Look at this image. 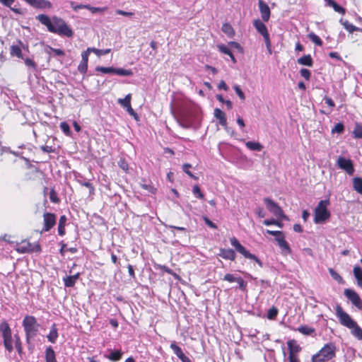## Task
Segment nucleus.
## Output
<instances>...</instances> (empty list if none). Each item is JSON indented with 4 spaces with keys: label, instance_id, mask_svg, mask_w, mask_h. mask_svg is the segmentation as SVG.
I'll return each instance as SVG.
<instances>
[{
    "label": "nucleus",
    "instance_id": "obj_56",
    "mask_svg": "<svg viewBox=\"0 0 362 362\" xmlns=\"http://www.w3.org/2000/svg\"><path fill=\"white\" fill-rule=\"evenodd\" d=\"M236 282L238 284V287L241 291H246L247 283L244 281V279L243 278H241L240 276H238V279Z\"/></svg>",
    "mask_w": 362,
    "mask_h": 362
},
{
    "label": "nucleus",
    "instance_id": "obj_35",
    "mask_svg": "<svg viewBox=\"0 0 362 362\" xmlns=\"http://www.w3.org/2000/svg\"><path fill=\"white\" fill-rule=\"evenodd\" d=\"M114 74L124 76H130L133 75L132 71L130 69H125L122 68H115Z\"/></svg>",
    "mask_w": 362,
    "mask_h": 362
},
{
    "label": "nucleus",
    "instance_id": "obj_57",
    "mask_svg": "<svg viewBox=\"0 0 362 362\" xmlns=\"http://www.w3.org/2000/svg\"><path fill=\"white\" fill-rule=\"evenodd\" d=\"M245 257L255 261L260 267H262L263 263L256 255H255L249 252V255L248 256L246 255V256H245Z\"/></svg>",
    "mask_w": 362,
    "mask_h": 362
},
{
    "label": "nucleus",
    "instance_id": "obj_16",
    "mask_svg": "<svg viewBox=\"0 0 362 362\" xmlns=\"http://www.w3.org/2000/svg\"><path fill=\"white\" fill-rule=\"evenodd\" d=\"M230 242L232 246H233L235 250L243 255L244 257L246 255H249V251L246 250V248L243 246L240 242L235 238L233 237L230 239Z\"/></svg>",
    "mask_w": 362,
    "mask_h": 362
},
{
    "label": "nucleus",
    "instance_id": "obj_53",
    "mask_svg": "<svg viewBox=\"0 0 362 362\" xmlns=\"http://www.w3.org/2000/svg\"><path fill=\"white\" fill-rule=\"evenodd\" d=\"M233 88L236 93V94L238 95V97L240 98V100H245V93H243V91L242 90V89L240 88V86L238 85H235L233 86Z\"/></svg>",
    "mask_w": 362,
    "mask_h": 362
},
{
    "label": "nucleus",
    "instance_id": "obj_3",
    "mask_svg": "<svg viewBox=\"0 0 362 362\" xmlns=\"http://www.w3.org/2000/svg\"><path fill=\"white\" fill-rule=\"evenodd\" d=\"M336 346L333 343L325 344L312 356V362H327L335 356Z\"/></svg>",
    "mask_w": 362,
    "mask_h": 362
},
{
    "label": "nucleus",
    "instance_id": "obj_32",
    "mask_svg": "<svg viewBox=\"0 0 362 362\" xmlns=\"http://www.w3.org/2000/svg\"><path fill=\"white\" fill-rule=\"evenodd\" d=\"M122 356V352L120 350H110V354L106 357L113 361H119Z\"/></svg>",
    "mask_w": 362,
    "mask_h": 362
},
{
    "label": "nucleus",
    "instance_id": "obj_9",
    "mask_svg": "<svg viewBox=\"0 0 362 362\" xmlns=\"http://www.w3.org/2000/svg\"><path fill=\"white\" fill-rule=\"evenodd\" d=\"M344 296L354 305L358 309L362 310V301L358 294L354 290L346 288Z\"/></svg>",
    "mask_w": 362,
    "mask_h": 362
},
{
    "label": "nucleus",
    "instance_id": "obj_38",
    "mask_svg": "<svg viewBox=\"0 0 362 362\" xmlns=\"http://www.w3.org/2000/svg\"><path fill=\"white\" fill-rule=\"evenodd\" d=\"M45 52H46V53H47L49 54H50V52H52L54 53V54L56 56H59V57H64L65 55V53L62 49L52 48L49 46H47L45 48Z\"/></svg>",
    "mask_w": 362,
    "mask_h": 362
},
{
    "label": "nucleus",
    "instance_id": "obj_17",
    "mask_svg": "<svg viewBox=\"0 0 362 362\" xmlns=\"http://www.w3.org/2000/svg\"><path fill=\"white\" fill-rule=\"evenodd\" d=\"M276 240L278 243L279 247L281 249L282 253L284 255H288L291 253V247L288 243L286 241L284 238V235L282 237H276Z\"/></svg>",
    "mask_w": 362,
    "mask_h": 362
},
{
    "label": "nucleus",
    "instance_id": "obj_29",
    "mask_svg": "<svg viewBox=\"0 0 362 362\" xmlns=\"http://www.w3.org/2000/svg\"><path fill=\"white\" fill-rule=\"evenodd\" d=\"M245 146L250 151H261L263 149V146L259 142L247 141Z\"/></svg>",
    "mask_w": 362,
    "mask_h": 362
},
{
    "label": "nucleus",
    "instance_id": "obj_36",
    "mask_svg": "<svg viewBox=\"0 0 362 362\" xmlns=\"http://www.w3.org/2000/svg\"><path fill=\"white\" fill-rule=\"evenodd\" d=\"M297 330L305 335H310L315 332V329L307 325H303L299 327Z\"/></svg>",
    "mask_w": 362,
    "mask_h": 362
},
{
    "label": "nucleus",
    "instance_id": "obj_51",
    "mask_svg": "<svg viewBox=\"0 0 362 362\" xmlns=\"http://www.w3.org/2000/svg\"><path fill=\"white\" fill-rule=\"evenodd\" d=\"M353 272L356 280L358 279L362 278V269L358 265H356L354 267Z\"/></svg>",
    "mask_w": 362,
    "mask_h": 362
},
{
    "label": "nucleus",
    "instance_id": "obj_44",
    "mask_svg": "<svg viewBox=\"0 0 362 362\" xmlns=\"http://www.w3.org/2000/svg\"><path fill=\"white\" fill-rule=\"evenodd\" d=\"M60 128L62 130V132L66 134V136H71V131L70 129L69 125L66 122H62L60 123Z\"/></svg>",
    "mask_w": 362,
    "mask_h": 362
},
{
    "label": "nucleus",
    "instance_id": "obj_27",
    "mask_svg": "<svg viewBox=\"0 0 362 362\" xmlns=\"http://www.w3.org/2000/svg\"><path fill=\"white\" fill-rule=\"evenodd\" d=\"M217 47L221 52L228 55L234 64L236 63V59L230 48L223 44L218 45Z\"/></svg>",
    "mask_w": 362,
    "mask_h": 362
},
{
    "label": "nucleus",
    "instance_id": "obj_34",
    "mask_svg": "<svg viewBox=\"0 0 362 362\" xmlns=\"http://www.w3.org/2000/svg\"><path fill=\"white\" fill-rule=\"evenodd\" d=\"M221 30L228 37H233L235 34L233 27L228 23L223 24Z\"/></svg>",
    "mask_w": 362,
    "mask_h": 362
},
{
    "label": "nucleus",
    "instance_id": "obj_52",
    "mask_svg": "<svg viewBox=\"0 0 362 362\" xmlns=\"http://www.w3.org/2000/svg\"><path fill=\"white\" fill-rule=\"evenodd\" d=\"M49 199L53 203H58L59 202L57 194L54 189H52L49 192Z\"/></svg>",
    "mask_w": 362,
    "mask_h": 362
},
{
    "label": "nucleus",
    "instance_id": "obj_40",
    "mask_svg": "<svg viewBox=\"0 0 362 362\" xmlns=\"http://www.w3.org/2000/svg\"><path fill=\"white\" fill-rule=\"evenodd\" d=\"M331 276L338 283L341 284L344 282L342 277L332 268L328 269Z\"/></svg>",
    "mask_w": 362,
    "mask_h": 362
},
{
    "label": "nucleus",
    "instance_id": "obj_8",
    "mask_svg": "<svg viewBox=\"0 0 362 362\" xmlns=\"http://www.w3.org/2000/svg\"><path fill=\"white\" fill-rule=\"evenodd\" d=\"M337 166L344 170L348 175H352L354 173L353 162L349 158L339 156L337 160Z\"/></svg>",
    "mask_w": 362,
    "mask_h": 362
},
{
    "label": "nucleus",
    "instance_id": "obj_62",
    "mask_svg": "<svg viewBox=\"0 0 362 362\" xmlns=\"http://www.w3.org/2000/svg\"><path fill=\"white\" fill-rule=\"evenodd\" d=\"M203 219L204 221V223H206V225H207L209 227L213 228V229H216L217 228V226L213 223L209 218H207L206 216H204L203 217Z\"/></svg>",
    "mask_w": 362,
    "mask_h": 362
},
{
    "label": "nucleus",
    "instance_id": "obj_33",
    "mask_svg": "<svg viewBox=\"0 0 362 362\" xmlns=\"http://www.w3.org/2000/svg\"><path fill=\"white\" fill-rule=\"evenodd\" d=\"M10 50H11V54L12 56H16L20 59H23L21 49L18 45H11Z\"/></svg>",
    "mask_w": 362,
    "mask_h": 362
},
{
    "label": "nucleus",
    "instance_id": "obj_50",
    "mask_svg": "<svg viewBox=\"0 0 362 362\" xmlns=\"http://www.w3.org/2000/svg\"><path fill=\"white\" fill-rule=\"evenodd\" d=\"M344 130V124L341 123H337L334 127L332 129V133L342 134Z\"/></svg>",
    "mask_w": 362,
    "mask_h": 362
},
{
    "label": "nucleus",
    "instance_id": "obj_11",
    "mask_svg": "<svg viewBox=\"0 0 362 362\" xmlns=\"http://www.w3.org/2000/svg\"><path fill=\"white\" fill-rule=\"evenodd\" d=\"M44 226L41 231L48 232L56 224V215L54 214L45 212L43 215Z\"/></svg>",
    "mask_w": 362,
    "mask_h": 362
},
{
    "label": "nucleus",
    "instance_id": "obj_30",
    "mask_svg": "<svg viewBox=\"0 0 362 362\" xmlns=\"http://www.w3.org/2000/svg\"><path fill=\"white\" fill-rule=\"evenodd\" d=\"M353 189L358 194H362V177H356L353 178Z\"/></svg>",
    "mask_w": 362,
    "mask_h": 362
},
{
    "label": "nucleus",
    "instance_id": "obj_25",
    "mask_svg": "<svg viewBox=\"0 0 362 362\" xmlns=\"http://www.w3.org/2000/svg\"><path fill=\"white\" fill-rule=\"evenodd\" d=\"M30 242L23 241L16 247V250L21 254L30 253Z\"/></svg>",
    "mask_w": 362,
    "mask_h": 362
},
{
    "label": "nucleus",
    "instance_id": "obj_18",
    "mask_svg": "<svg viewBox=\"0 0 362 362\" xmlns=\"http://www.w3.org/2000/svg\"><path fill=\"white\" fill-rule=\"evenodd\" d=\"M131 94H128L126 95V97L123 99L119 98L118 103L126 109V110L128 112V113H136L134 110L132 109L131 106Z\"/></svg>",
    "mask_w": 362,
    "mask_h": 362
},
{
    "label": "nucleus",
    "instance_id": "obj_55",
    "mask_svg": "<svg viewBox=\"0 0 362 362\" xmlns=\"http://www.w3.org/2000/svg\"><path fill=\"white\" fill-rule=\"evenodd\" d=\"M70 6L75 11H78L79 9H81V8H88L87 4H76L74 1H71Z\"/></svg>",
    "mask_w": 362,
    "mask_h": 362
},
{
    "label": "nucleus",
    "instance_id": "obj_58",
    "mask_svg": "<svg viewBox=\"0 0 362 362\" xmlns=\"http://www.w3.org/2000/svg\"><path fill=\"white\" fill-rule=\"evenodd\" d=\"M218 120V123L222 126H226V115H214Z\"/></svg>",
    "mask_w": 362,
    "mask_h": 362
},
{
    "label": "nucleus",
    "instance_id": "obj_47",
    "mask_svg": "<svg viewBox=\"0 0 362 362\" xmlns=\"http://www.w3.org/2000/svg\"><path fill=\"white\" fill-rule=\"evenodd\" d=\"M15 347L16 349V351L19 354H21L23 352V349L21 346V341L20 339V337L18 335H15Z\"/></svg>",
    "mask_w": 362,
    "mask_h": 362
},
{
    "label": "nucleus",
    "instance_id": "obj_45",
    "mask_svg": "<svg viewBox=\"0 0 362 362\" xmlns=\"http://www.w3.org/2000/svg\"><path fill=\"white\" fill-rule=\"evenodd\" d=\"M96 71H100L103 74H114L115 68L114 67H104V66H97L95 68Z\"/></svg>",
    "mask_w": 362,
    "mask_h": 362
},
{
    "label": "nucleus",
    "instance_id": "obj_22",
    "mask_svg": "<svg viewBox=\"0 0 362 362\" xmlns=\"http://www.w3.org/2000/svg\"><path fill=\"white\" fill-rule=\"evenodd\" d=\"M253 25L262 35L268 33L267 26L259 19L255 20L253 21Z\"/></svg>",
    "mask_w": 362,
    "mask_h": 362
},
{
    "label": "nucleus",
    "instance_id": "obj_7",
    "mask_svg": "<svg viewBox=\"0 0 362 362\" xmlns=\"http://www.w3.org/2000/svg\"><path fill=\"white\" fill-rule=\"evenodd\" d=\"M264 202L266 204L267 209L275 216L287 219V217L284 215L283 210L278 205L277 203L274 202L270 198L266 197L264 199Z\"/></svg>",
    "mask_w": 362,
    "mask_h": 362
},
{
    "label": "nucleus",
    "instance_id": "obj_6",
    "mask_svg": "<svg viewBox=\"0 0 362 362\" xmlns=\"http://www.w3.org/2000/svg\"><path fill=\"white\" fill-rule=\"evenodd\" d=\"M336 315L340 323L349 329H352L357 324L345 311H344L340 305H337L336 306Z\"/></svg>",
    "mask_w": 362,
    "mask_h": 362
},
{
    "label": "nucleus",
    "instance_id": "obj_46",
    "mask_svg": "<svg viewBox=\"0 0 362 362\" xmlns=\"http://www.w3.org/2000/svg\"><path fill=\"white\" fill-rule=\"evenodd\" d=\"M192 168V165L188 163H185L182 165V170L187 174L190 177L194 180H197V177L195 176L189 169Z\"/></svg>",
    "mask_w": 362,
    "mask_h": 362
},
{
    "label": "nucleus",
    "instance_id": "obj_26",
    "mask_svg": "<svg viewBox=\"0 0 362 362\" xmlns=\"http://www.w3.org/2000/svg\"><path fill=\"white\" fill-rule=\"evenodd\" d=\"M325 1L326 2L327 5L330 7H332L333 9L336 12L341 13V14L345 13L346 9L344 8H343L342 6H341L340 5H339L335 1H334V0H325Z\"/></svg>",
    "mask_w": 362,
    "mask_h": 362
},
{
    "label": "nucleus",
    "instance_id": "obj_12",
    "mask_svg": "<svg viewBox=\"0 0 362 362\" xmlns=\"http://www.w3.org/2000/svg\"><path fill=\"white\" fill-rule=\"evenodd\" d=\"M27 3L31 6L39 9L51 8L52 4L47 0H28Z\"/></svg>",
    "mask_w": 362,
    "mask_h": 362
},
{
    "label": "nucleus",
    "instance_id": "obj_60",
    "mask_svg": "<svg viewBox=\"0 0 362 362\" xmlns=\"http://www.w3.org/2000/svg\"><path fill=\"white\" fill-rule=\"evenodd\" d=\"M88 69V63L81 62L80 64L78 66V70L80 73L84 74L87 71Z\"/></svg>",
    "mask_w": 362,
    "mask_h": 362
},
{
    "label": "nucleus",
    "instance_id": "obj_64",
    "mask_svg": "<svg viewBox=\"0 0 362 362\" xmlns=\"http://www.w3.org/2000/svg\"><path fill=\"white\" fill-rule=\"evenodd\" d=\"M41 252V247L39 243L31 244L30 253L32 252Z\"/></svg>",
    "mask_w": 362,
    "mask_h": 362
},
{
    "label": "nucleus",
    "instance_id": "obj_28",
    "mask_svg": "<svg viewBox=\"0 0 362 362\" xmlns=\"http://www.w3.org/2000/svg\"><path fill=\"white\" fill-rule=\"evenodd\" d=\"M46 362H57L56 355L52 346H49L45 350Z\"/></svg>",
    "mask_w": 362,
    "mask_h": 362
},
{
    "label": "nucleus",
    "instance_id": "obj_15",
    "mask_svg": "<svg viewBox=\"0 0 362 362\" xmlns=\"http://www.w3.org/2000/svg\"><path fill=\"white\" fill-rule=\"evenodd\" d=\"M218 255L223 259L231 261H234L236 257V254L232 249L221 248Z\"/></svg>",
    "mask_w": 362,
    "mask_h": 362
},
{
    "label": "nucleus",
    "instance_id": "obj_5",
    "mask_svg": "<svg viewBox=\"0 0 362 362\" xmlns=\"http://www.w3.org/2000/svg\"><path fill=\"white\" fill-rule=\"evenodd\" d=\"M0 333L4 339V345L5 349L11 352L13 349L12 341V332L11 329L6 320L0 323Z\"/></svg>",
    "mask_w": 362,
    "mask_h": 362
},
{
    "label": "nucleus",
    "instance_id": "obj_54",
    "mask_svg": "<svg viewBox=\"0 0 362 362\" xmlns=\"http://www.w3.org/2000/svg\"><path fill=\"white\" fill-rule=\"evenodd\" d=\"M300 76L303 77L305 80H310L311 77V72L310 70L307 69H301L300 71Z\"/></svg>",
    "mask_w": 362,
    "mask_h": 362
},
{
    "label": "nucleus",
    "instance_id": "obj_63",
    "mask_svg": "<svg viewBox=\"0 0 362 362\" xmlns=\"http://www.w3.org/2000/svg\"><path fill=\"white\" fill-rule=\"evenodd\" d=\"M228 45L232 49H238L239 51H242L243 50L240 45L238 42H234V41L229 42H228Z\"/></svg>",
    "mask_w": 362,
    "mask_h": 362
},
{
    "label": "nucleus",
    "instance_id": "obj_20",
    "mask_svg": "<svg viewBox=\"0 0 362 362\" xmlns=\"http://www.w3.org/2000/svg\"><path fill=\"white\" fill-rule=\"evenodd\" d=\"M47 340L54 344L58 338V329L57 328V325L53 324L50 327L49 333L47 336Z\"/></svg>",
    "mask_w": 362,
    "mask_h": 362
},
{
    "label": "nucleus",
    "instance_id": "obj_2",
    "mask_svg": "<svg viewBox=\"0 0 362 362\" xmlns=\"http://www.w3.org/2000/svg\"><path fill=\"white\" fill-rule=\"evenodd\" d=\"M22 325L25 332L26 341L29 344L31 339L37 336L40 325L33 315H25L23 320Z\"/></svg>",
    "mask_w": 362,
    "mask_h": 362
},
{
    "label": "nucleus",
    "instance_id": "obj_21",
    "mask_svg": "<svg viewBox=\"0 0 362 362\" xmlns=\"http://www.w3.org/2000/svg\"><path fill=\"white\" fill-rule=\"evenodd\" d=\"M297 62L300 65L306 66L308 67H312L313 65V59L310 54H306L298 58L297 59Z\"/></svg>",
    "mask_w": 362,
    "mask_h": 362
},
{
    "label": "nucleus",
    "instance_id": "obj_23",
    "mask_svg": "<svg viewBox=\"0 0 362 362\" xmlns=\"http://www.w3.org/2000/svg\"><path fill=\"white\" fill-rule=\"evenodd\" d=\"M79 276L80 274L77 273L72 276H66L64 278V286L66 287H73L75 285L76 281L78 279Z\"/></svg>",
    "mask_w": 362,
    "mask_h": 362
},
{
    "label": "nucleus",
    "instance_id": "obj_4",
    "mask_svg": "<svg viewBox=\"0 0 362 362\" xmlns=\"http://www.w3.org/2000/svg\"><path fill=\"white\" fill-rule=\"evenodd\" d=\"M329 204V199L321 200L318 203L315 209L314 222L315 223H322L329 218L330 213L327 210V206Z\"/></svg>",
    "mask_w": 362,
    "mask_h": 362
},
{
    "label": "nucleus",
    "instance_id": "obj_41",
    "mask_svg": "<svg viewBox=\"0 0 362 362\" xmlns=\"http://www.w3.org/2000/svg\"><path fill=\"white\" fill-rule=\"evenodd\" d=\"M278 309L272 306L271 308H269L267 311V317L269 320H274L276 317L278 315Z\"/></svg>",
    "mask_w": 362,
    "mask_h": 362
},
{
    "label": "nucleus",
    "instance_id": "obj_14",
    "mask_svg": "<svg viewBox=\"0 0 362 362\" xmlns=\"http://www.w3.org/2000/svg\"><path fill=\"white\" fill-rule=\"evenodd\" d=\"M258 4L263 21L267 22L271 14L269 7L263 0H259Z\"/></svg>",
    "mask_w": 362,
    "mask_h": 362
},
{
    "label": "nucleus",
    "instance_id": "obj_31",
    "mask_svg": "<svg viewBox=\"0 0 362 362\" xmlns=\"http://www.w3.org/2000/svg\"><path fill=\"white\" fill-rule=\"evenodd\" d=\"M66 222V216L63 215L60 216L59 224H58V233L59 235L63 236L65 234V225Z\"/></svg>",
    "mask_w": 362,
    "mask_h": 362
},
{
    "label": "nucleus",
    "instance_id": "obj_48",
    "mask_svg": "<svg viewBox=\"0 0 362 362\" xmlns=\"http://www.w3.org/2000/svg\"><path fill=\"white\" fill-rule=\"evenodd\" d=\"M192 192L196 197L201 199L204 198V194L201 192L200 187L197 185L193 187Z\"/></svg>",
    "mask_w": 362,
    "mask_h": 362
},
{
    "label": "nucleus",
    "instance_id": "obj_59",
    "mask_svg": "<svg viewBox=\"0 0 362 362\" xmlns=\"http://www.w3.org/2000/svg\"><path fill=\"white\" fill-rule=\"evenodd\" d=\"M262 36L264 37L266 47H267L269 52L271 54L272 49H271V42H270V39H269V33H267L265 35H263Z\"/></svg>",
    "mask_w": 362,
    "mask_h": 362
},
{
    "label": "nucleus",
    "instance_id": "obj_42",
    "mask_svg": "<svg viewBox=\"0 0 362 362\" xmlns=\"http://www.w3.org/2000/svg\"><path fill=\"white\" fill-rule=\"evenodd\" d=\"M308 37L315 45H317L318 46H321L322 45V40L315 33H310L308 34Z\"/></svg>",
    "mask_w": 362,
    "mask_h": 362
},
{
    "label": "nucleus",
    "instance_id": "obj_19",
    "mask_svg": "<svg viewBox=\"0 0 362 362\" xmlns=\"http://www.w3.org/2000/svg\"><path fill=\"white\" fill-rule=\"evenodd\" d=\"M287 345L289 349V354L296 356V354L301 351V347L297 344L294 339H291L287 341Z\"/></svg>",
    "mask_w": 362,
    "mask_h": 362
},
{
    "label": "nucleus",
    "instance_id": "obj_1",
    "mask_svg": "<svg viewBox=\"0 0 362 362\" xmlns=\"http://www.w3.org/2000/svg\"><path fill=\"white\" fill-rule=\"evenodd\" d=\"M36 19L45 25L50 33L67 37H71L74 35L72 29L62 18L53 16L51 20L45 14H39L36 16Z\"/></svg>",
    "mask_w": 362,
    "mask_h": 362
},
{
    "label": "nucleus",
    "instance_id": "obj_24",
    "mask_svg": "<svg viewBox=\"0 0 362 362\" xmlns=\"http://www.w3.org/2000/svg\"><path fill=\"white\" fill-rule=\"evenodd\" d=\"M340 23L344 25V28L349 32L350 33H352L354 31H359L362 32V28H358L353 24L350 23L348 21L344 20L342 18L339 21Z\"/></svg>",
    "mask_w": 362,
    "mask_h": 362
},
{
    "label": "nucleus",
    "instance_id": "obj_10",
    "mask_svg": "<svg viewBox=\"0 0 362 362\" xmlns=\"http://www.w3.org/2000/svg\"><path fill=\"white\" fill-rule=\"evenodd\" d=\"M194 115H173L177 121L185 128H189L193 126L194 118Z\"/></svg>",
    "mask_w": 362,
    "mask_h": 362
},
{
    "label": "nucleus",
    "instance_id": "obj_43",
    "mask_svg": "<svg viewBox=\"0 0 362 362\" xmlns=\"http://www.w3.org/2000/svg\"><path fill=\"white\" fill-rule=\"evenodd\" d=\"M352 329V334L357 337L358 339L362 340V329L357 324Z\"/></svg>",
    "mask_w": 362,
    "mask_h": 362
},
{
    "label": "nucleus",
    "instance_id": "obj_37",
    "mask_svg": "<svg viewBox=\"0 0 362 362\" xmlns=\"http://www.w3.org/2000/svg\"><path fill=\"white\" fill-rule=\"evenodd\" d=\"M88 51L95 53L98 57L109 54L111 52L110 49H99L95 47H88Z\"/></svg>",
    "mask_w": 362,
    "mask_h": 362
},
{
    "label": "nucleus",
    "instance_id": "obj_39",
    "mask_svg": "<svg viewBox=\"0 0 362 362\" xmlns=\"http://www.w3.org/2000/svg\"><path fill=\"white\" fill-rule=\"evenodd\" d=\"M354 137L356 139H362V125L356 123L353 131Z\"/></svg>",
    "mask_w": 362,
    "mask_h": 362
},
{
    "label": "nucleus",
    "instance_id": "obj_13",
    "mask_svg": "<svg viewBox=\"0 0 362 362\" xmlns=\"http://www.w3.org/2000/svg\"><path fill=\"white\" fill-rule=\"evenodd\" d=\"M170 349L182 362H192L190 358L185 355L182 349L177 345L175 341L171 343Z\"/></svg>",
    "mask_w": 362,
    "mask_h": 362
},
{
    "label": "nucleus",
    "instance_id": "obj_61",
    "mask_svg": "<svg viewBox=\"0 0 362 362\" xmlns=\"http://www.w3.org/2000/svg\"><path fill=\"white\" fill-rule=\"evenodd\" d=\"M238 279V277H235L230 274H226L223 277V280L227 281L228 282H236Z\"/></svg>",
    "mask_w": 362,
    "mask_h": 362
},
{
    "label": "nucleus",
    "instance_id": "obj_49",
    "mask_svg": "<svg viewBox=\"0 0 362 362\" xmlns=\"http://www.w3.org/2000/svg\"><path fill=\"white\" fill-rule=\"evenodd\" d=\"M263 223L265 226L276 225L280 228H281L283 226V224L280 221L275 219H266L263 221Z\"/></svg>",
    "mask_w": 362,
    "mask_h": 362
}]
</instances>
